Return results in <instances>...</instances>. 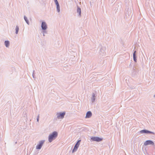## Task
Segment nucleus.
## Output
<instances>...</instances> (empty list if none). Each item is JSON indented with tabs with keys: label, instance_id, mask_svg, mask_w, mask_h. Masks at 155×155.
Here are the masks:
<instances>
[{
	"label": "nucleus",
	"instance_id": "obj_22",
	"mask_svg": "<svg viewBox=\"0 0 155 155\" xmlns=\"http://www.w3.org/2000/svg\"><path fill=\"white\" fill-rule=\"evenodd\" d=\"M25 116H27V115L26 114H25V115L24 116H25Z\"/></svg>",
	"mask_w": 155,
	"mask_h": 155
},
{
	"label": "nucleus",
	"instance_id": "obj_2",
	"mask_svg": "<svg viewBox=\"0 0 155 155\" xmlns=\"http://www.w3.org/2000/svg\"><path fill=\"white\" fill-rule=\"evenodd\" d=\"M65 114V112L57 113L56 114L57 117L58 119H62L64 118V115Z\"/></svg>",
	"mask_w": 155,
	"mask_h": 155
},
{
	"label": "nucleus",
	"instance_id": "obj_24",
	"mask_svg": "<svg viewBox=\"0 0 155 155\" xmlns=\"http://www.w3.org/2000/svg\"><path fill=\"white\" fill-rule=\"evenodd\" d=\"M56 1H58L57 0H54V2H55Z\"/></svg>",
	"mask_w": 155,
	"mask_h": 155
},
{
	"label": "nucleus",
	"instance_id": "obj_13",
	"mask_svg": "<svg viewBox=\"0 0 155 155\" xmlns=\"http://www.w3.org/2000/svg\"><path fill=\"white\" fill-rule=\"evenodd\" d=\"M5 45L7 48H8L10 45V42L9 41L6 40L5 41Z\"/></svg>",
	"mask_w": 155,
	"mask_h": 155
},
{
	"label": "nucleus",
	"instance_id": "obj_21",
	"mask_svg": "<svg viewBox=\"0 0 155 155\" xmlns=\"http://www.w3.org/2000/svg\"><path fill=\"white\" fill-rule=\"evenodd\" d=\"M34 76H35V74H34V73H32V77H33V78H35Z\"/></svg>",
	"mask_w": 155,
	"mask_h": 155
},
{
	"label": "nucleus",
	"instance_id": "obj_3",
	"mask_svg": "<svg viewBox=\"0 0 155 155\" xmlns=\"http://www.w3.org/2000/svg\"><path fill=\"white\" fill-rule=\"evenodd\" d=\"M45 141V140H41L39 141L38 142V144L36 147V149L38 150L40 149L43 146Z\"/></svg>",
	"mask_w": 155,
	"mask_h": 155
},
{
	"label": "nucleus",
	"instance_id": "obj_19",
	"mask_svg": "<svg viewBox=\"0 0 155 155\" xmlns=\"http://www.w3.org/2000/svg\"><path fill=\"white\" fill-rule=\"evenodd\" d=\"M42 33L44 34H47V32L46 31V30H43Z\"/></svg>",
	"mask_w": 155,
	"mask_h": 155
},
{
	"label": "nucleus",
	"instance_id": "obj_23",
	"mask_svg": "<svg viewBox=\"0 0 155 155\" xmlns=\"http://www.w3.org/2000/svg\"><path fill=\"white\" fill-rule=\"evenodd\" d=\"M34 72H35V71H34H34H33V73H34Z\"/></svg>",
	"mask_w": 155,
	"mask_h": 155
},
{
	"label": "nucleus",
	"instance_id": "obj_15",
	"mask_svg": "<svg viewBox=\"0 0 155 155\" xmlns=\"http://www.w3.org/2000/svg\"><path fill=\"white\" fill-rule=\"evenodd\" d=\"M79 147V146L75 144V145L74 146V148H73V149L72 151V153H73L74 152L76 151L77 150Z\"/></svg>",
	"mask_w": 155,
	"mask_h": 155
},
{
	"label": "nucleus",
	"instance_id": "obj_17",
	"mask_svg": "<svg viewBox=\"0 0 155 155\" xmlns=\"http://www.w3.org/2000/svg\"><path fill=\"white\" fill-rule=\"evenodd\" d=\"M19 29V27L17 25L16 26L15 28V33L17 34L18 33V31Z\"/></svg>",
	"mask_w": 155,
	"mask_h": 155
},
{
	"label": "nucleus",
	"instance_id": "obj_4",
	"mask_svg": "<svg viewBox=\"0 0 155 155\" xmlns=\"http://www.w3.org/2000/svg\"><path fill=\"white\" fill-rule=\"evenodd\" d=\"M140 133L141 134H152L153 135L155 134V133L153 132L148 130H147L144 129L140 131Z\"/></svg>",
	"mask_w": 155,
	"mask_h": 155
},
{
	"label": "nucleus",
	"instance_id": "obj_11",
	"mask_svg": "<svg viewBox=\"0 0 155 155\" xmlns=\"http://www.w3.org/2000/svg\"><path fill=\"white\" fill-rule=\"evenodd\" d=\"M77 12L78 14V16L80 17L81 16V10L80 7L78 6H77Z\"/></svg>",
	"mask_w": 155,
	"mask_h": 155
},
{
	"label": "nucleus",
	"instance_id": "obj_9",
	"mask_svg": "<svg viewBox=\"0 0 155 155\" xmlns=\"http://www.w3.org/2000/svg\"><path fill=\"white\" fill-rule=\"evenodd\" d=\"M55 4L56 5L57 11L58 12H60V5L58 3V1H56L55 2Z\"/></svg>",
	"mask_w": 155,
	"mask_h": 155
},
{
	"label": "nucleus",
	"instance_id": "obj_10",
	"mask_svg": "<svg viewBox=\"0 0 155 155\" xmlns=\"http://www.w3.org/2000/svg\"><path fill=\"white\" fill-rule=\"evenodd\" d=\"M92 115V114L91 112V111H88L87 112L86 114V116H85V118H89Z\"/></svg>",
	"mask_w": 155,
	"mask_h": 155
},
{
	"label": "nucleus",
	"instance_id": "obj_27",
	"mask_svg": "<svg viewBox=\"0 0 155 155\" xmlns=\"http://www.w3.org/2000/svg\"><path fill=\"white\" fill-rule=\"evenodd\" d=\"M17 143V142H16L15 143Z\"/></svg>",
	"mask_w": 155,
	"mask_h": 155
},
{
	"label": "nucleus",
	"instance_id": "obj_7",
	"mask_svg": "<svg viewBox=\"0 0 155 155\" xmlns=\"http://www.w3.org/2000/svg\"><path fill=\"white\" fill-rule=\"evenodd\" d=\"M144 144L145 146L148 145H153L154 143L152 140H148L146 141L144 143Z\"/></svg>",
	"mask_w": 155,
	"mask_h": 155
},
{
	"label": "nucleus",
	"instance_id": "obj_5",
	"mask_svg": "<svg viewBox=\"0 0 155 155\" xmlns=\"http://www.w3.org/2000/svg\"><path fill=\"white\" fill-rule=\"evenodd\" d=\"M91 140L94 141L100 142L103 139L97 137H92L91 138Z\"/></svg>",
	"mask_w": 155,
	"mask_h": 155
},
{
	"label": "nucleus",
	"instance_id": "obj_20",
	"mask_svg": "<svg viewBox=\"0 0 155 155\" xmlns=\"http://www.w3.org/2000/svg\"><path fill=\"white\" fill-rule=\"evenodd\" d=\"M39 115H38V116L37 117V122H38L39 121Z\"/></svg>",
	"mask_w": 155,
	"mask_h": 155
},
{
	"label": "nucleus",
	"instance_id": "obj_26",
	"mask_svg": "<svg viewBox=\"0 0 155 155\" xmlns=\"http://www.w3.org/2000/svg\"><path fill=\"white\" fill-rule=\"evenodd\" d=\"M154 97L155 98V94L154 95Z\"/></svg>",
	"mask_w": 155,
	"mask_h": 155
},
{
	"label": "nucleus",
	"instance_id": "obj_14",
	"mask_svg": "<svg viewBox=\"0 0 155 155\" xmlns=\"http://www.w3.org/2000/svg\"><path fill=\"white\" fill-rule=\"evenodd\" d=\"M91 101L92 102H94L95 99V95L94 93H93L92 94V96L91 98Z\"/></svg>",
	"mask_w": 155,
	"mask_h": 155
},
{
	"label": "nucleus",
	"instance_id": "obj_12",
	"mask_svg": "<svg viewBox=\"0 0 155 155\" xmlns=\"http://www.w3.org/2000/svg\"><path fill=\"white\" fill-rule=\"evenodd\" d=\"M136 51H134V52L133 54V58L134 61L135 62H137V56L136 55Z\"/></svg>",
	"mask_w": 155,
	"mask_h": 155
},
{
	"label": "nucleus",
	"instance_id": "obj_25",
	"mask_svg": "<svg viewBox=\"0 0 155 155\" xmlns=\"http://www.w3.org/2000/svg\"><path fill=\"white\" fill-rule=\"evenodd\" d=\"M45 34L43 33V35L44 36H45Z\"/></svg>",
	"mask_w": 155,
	"mask_h": 155
},
{
	"label": "nucleus",
	"instance_id": "obj_16",
	"mask_svg": "<svg viewBox=\"0 0 155 155\" xmlns=\"http://www.w3.org/2000/svg\"><path fill=\"white\" fill-rule=\"evenodd\" d=\"M24 19L25 21V22H26V23H27V24L28 25H29V21L27 17L25 15L24 16Z\"/></svg>",
	"mask_w": 155,
	"mask_h": 155
},
{
	"label": "nucleus",
	"instance_id": "obj_18",
	"mask_svg": "<svg viewBox=\"0 0 155 155\" xmlns=\"http://www.w3.org/2000/svg\"><path fill=\"white\" fill-rule=\"evenodd\" d=\"M81 141V140H78L77 141V143H76L75 145H76L79 146L80 144V143Z\"/></svg>",
	"mask_w": 155,
	"mask_h": 155
},
{
	"label": "nucleus",
	"instance_id": "obj_1",
	"mask_svg": "<svg viewBox=\"0 0 155 155\" xmlns=\"http://www.w3.org/2000/svg\"><path fill=\"white\" fill-rule=\"evenodd\" d=\"M58 133L56 131H54L48 136V140L50 143L55 139L58 136Z\"/></svg>",
	"mask_w": 155,
	"mask_h": 155
},
{
	"label": "nucleus",
	"instance_id": "obj_6",
	"mask_svg": "<svg viewBox=\"0 0 155 155\" xmlns=\"http://www.w3.org/2000/svg\"><path fill=\"white\" fill-rule=\"evenodd\" d=\"M106 50V48L105 47H103L101 48L100 49L99 54L101 56H104L105 54L106 53L105 51Z\"/></svg>",
	"mask_w": 155,
	"mask_h": 155
},
{
	"label": "nucleus",
	"instance_id": "obj_8",
	"mask_svg": "<svg viewBox=\"0 0 155 155\" xmlns=\"http://www.w3.org/2000/svg\"><path fill=\"white\" fill-rule=\"evenodd\" d=\"M41 28L42 30H46L47 28V25L45 21H42L41 24Z\"/></svg>",
	"mask_w": 155,
	"mask_h": 155
}]
</instances>
